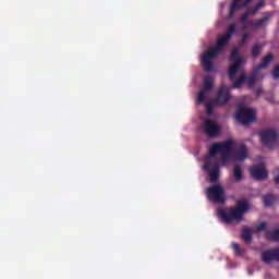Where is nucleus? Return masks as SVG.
Here are the masks:
<instances>
[{
  "label": "nucleus",
  "mask_w": 279,
  "mask_h": 279,
  "mask_svg": "<svg viewBox=\"0 0 279 279\" xmlns=\"http://www.w3.org/2000/svg\"><path fill=\"white\" fill-rule=\"evenodd\" d=\"M230 36L222 35L218 38L217 45L214 48H209L205 54L201 58V64L204 66L206 73H210L213 71V60L226 49L227 45L230 43Z\"/></svg>",
  "instance_id": "nucleus-3"
},
{
  "label": "nucleus",
  "mask_w": 279,
  "mask_h": 279,
  "mask_svg": "<svg viewBox=\"0 0 279 279\" xmlns=\"http://www.w3.org/2000/svg\"><path fill=\"white\" fill-rule=\"evenodd\" d=\"M251 175L254 180L263 181L266 180L269 172L265 169V165H256L251 168Z\"/></svg>",
  "instance_id": "nucleus-12"
},
{
  "label": "nucleus",
  "mask_w": 279,
  "mask_h": 279,
  "mask_svg": "<svg viewBox=\"0 0 279 279\" xmlns=\"http://www.w3.org/2000/svg\"><path fill=\"white\" fill-rule=\"evenodd\" d=\"M259 136L262 141V145L264 147H268V149H274L276 145H278L279 134L277 130L266 129L259 131Z\"/></svg>",
  "instance_id": "nucleus-5"
},
{
  "label": "nucleus",
  "mask_w": 279,
  "mask_h": 279,
  "mask_svg": "<svg viewBox=\"0 0 279 279\" xmlns=\"http://www.w3.org/2000/svg\"><path fill=\"white\" fill-rule=\"evenodd\" d=\"M217 154L221 155V160L226 161L232 156L235 162H243L247 158V146L241 144L234 148V141L216 142L209 147V158H215Z\"/></svg>",
  "instance_id": "nucleus-1"
},
{
  "label": "nucleus",
  "mask_w": 279,
  "mask_h": 279,
  "mask_svg": "<svg viewBox=\"0 0 279 279\" xmlns=\"http://www.w3.org/2000/svg\"><path fill=\"white\" fill-rule=\"evenodd\" d=\"M264 206L266 208H269V206H274V202H276V195L274 194H267L263 197Z\"/></svg>",
  "instance_id": "nucleus-20"
},
{
  "label": "nucleus",
  "mask_w": 279,
  "mask_h": 279,
  "mask_svg": "<svg viewBox=\"0 0 279 279\" xmlns=\"http://www.w3.org/2000/svg\"><path fill=\"white\" fill-rule=\"evenodd\" d=\"M235 119L241 125H250L256 121V111L252 108L240 107L235 113Z\"/></svg>",
  "instance_id": "nucleus-6"
},
{
  "label": "nucleus",
  "mask_w": 279,
  "mask_h": 279,
  "mask_svg": "<svg viewBox=\"0 0 279 279\" xmlns=\"http://www.w3.org/2000/svg\"><path fill=\"white\" fill-rule=\"evenodd\" d=\"M217 106H221L219 105L218 100L213 98L210 99L206 105L205 108L207 110V114H213V112H215V107Z\"/></svg>",
  "instance_id": "nucleus-18"
},
{
  "label": "nucleus",
  "mask_w": 279,
  "mask_h": 279,
  "mask_svg": "<svg viewBox=\"0 0 279 279\" xmlns=\"http://www.w3.org/2000/svg\"><path fill=\"white\" fill-rule=\"evenodd\" d=\"M236 34V24H231L225 35L229 36V38L232 40V36Z\"/></svg>",
  "instance_id": "nucleus-24"
},
{
  "label": "nucleus",
  "mask_w": 279,
  "mask_h": 279,
  "mask_svg": "<svg viewBox=\"0 0 279 279\" xmlns=\"http://www.w3.org/2000/svg\"><path fill=\"white\" fill-rule=\"evenodd\" d=\"M213 90V76H206L204 78L203 89L198 93L197 104H204L206 101V97H208V93Z\"/></svg>",
  "instance_id": "nucleus-10"
},
{
  "label": "nucleus",
  "mask_w": 279,
  "mask_h": 279,
  "mask_svg": "<svg viewBox=\"0 0 279 279\" xmlns=\"http://www.w3.org/2000/svg\"><path fill=\"white\" fill-rule=\"evenodd\" d=\"M272 77H274V80H278L279 78V63L274 66Z\"/></svg>",
  "instance_id": "nucleus-25"
},
{
  "label": "nucleus",
  "mask_w": 279,
  "mask_h": 279,
  "mask_svg": "<svg viewBox=\"0 0 279 279\" xmlns=\"http://www.w3.org/2000/svg\"><path fill=\"white\" fill-rule=\"evenodd\" d=\"M207 198L214 204H226V190L219 184L209 186L207 187Z\"/></svg>",
  "instance_id": "nucleus-7"
},
{
  "label": "nucleus",
  "mask_w": 279,
  "mask_h": 279,
  "mask_svg": "<svg viewBox=\"0 0 279 279\" xmlns=\"http://www.w3.org/2000/svg\"><path fill=\"white\" fill-rule=\"evenodd\" d=\"M274 62V54L268 53L267 56L262 58V62L259 65L255 68L256 71H262V69H267L269 64Z\"/></svg>",
  "instance_id": "nucleus-16"
},
{
  "label": "nucleus",
  "mask_w": 279,
  "mask_h": 279,
  "mask_svg": "<svg viewBox=\"0 0 279 279\" xmlns=\"http://www.w3.org/2000/svg\"><path fill=\"white\" fill-rule=\"evenodd\" d=\"M256 10H260L262 8H265V0H259L257 4L255 5Z\"/></svg>",
  "instance_id": "nucleus-29"
},
{
  "label": "nucleus",
  "mask_w": 279,
  "mask_h": 279,
  "mask_svg": "<svg viewBox=\"0 0 279 279\" xmlns=\"http://www.w3.org/2000/svg\"><path fill=\"white\" fill-rule=\"evenodd\" d=\"M231 247H232V250H233L235 256H243V250L241 248V246L239 245V243L233 242V243L231 244Z\"/></svg>",
  "instance_id": "nucleus-23"
},
{
  "label": "nucleus",
  "mask_w": 279,
  "mask_h": 279,
  "mask_svg": "<svg viewBox=\"0 0 279 279\" xmlns=\"http://www.w3.org/2000/svg\"><path fill=\"white\" fill-rule=\"evenodd\" d=\"M247 19H250V13L248 12H244L243 15L240 19V23H247Z\"/></svg>",
  "instance_id": "nucleus-27"
},
{
  "label": "nucleus",
  "mask_w": 279,
  "mask_h": 279,
  "mask_svg": "<svg viewBox=\"0 0 279 279\" xmlns=\"http://www.w3.org/2000/svg\"><path fill=\"white\" fill-rule=\"evenodd\" d=\"M247 38H250V34L245 33L242 37V41L241 45H245V41L247 40Z\"/></svg>",
  "instance_id": "nucleus-31"
},
{
  "label": "nucleus",
  "mask_w": 279,
  "mask_h": 279,
  "mask_svg": "<svg viewBox=\"0 0 279 279\" xmlns=\"http://www.w3.org/2000/svg\"><path fill=\"white\" fill-rule=\"evenodd\" d=\"M241 239L246 243V245H250L254 239V231H252V228L247 226L243 227Z\"/></svg>",
  "instance_id": "nucleus-15"
},
{
  "label": "nucleus",
  "mask_w": 279,
  "mask_h": 279,
  "mask_svg": "<svg viewBox=\"0 0 279 279\" xmlns=\"http://www.w3.org/2000/svg\"><path fill=\"white\" fill-rule=\"evenodd\" d=\"M250 210V203L247 199L242 198L236 201L235 207H230L228 210L220 209L218 210V217L225 221V223H232L236 221L238 223L243 221L245 213Z\"/></svg>",
  "instance_id": "nucleus-2"
},
{
  "label": "nucleus",
  "mask_w": 279,
  "mask_h": 279,
  "mask_svg": "<svg viewBox=\"0 0 279 279\" xmlns=\"http://www.w3.org/2000/svg\"><path fill=\"white\" fill-rule=\"evenodd\" d=\"M252 0H233L230 5L229 19H232L236 14V10H243L246 5H250Z\"/></svg>",
  "instance_id": "nucleus-14"
},
{
  "label": "nucleus",
  "mask_w": 279,
  "mask_h": 279,
  "mask_svg": "<svg viewBox=\"0 0 279 279\" xmlns=\"http://www.w3.org/2000/svg\"><path fill=\"white\" fill-rule=\"evenodd\" d=\"M262 94H263V89H257V90H256L257 97H258L259 95H262Z\"/></svg>",
  "instance_id": "nucleus-32"
},
{
  "label": "nucleus",
  "mask_w": 279,
  "mask_h": 279,
  "mask_svg": "<svg viewBox=\"0 0 279 279\" xmlns=\"http://www.w3.org/2000/svg\"><path fill=\"white\" fill-rule=\"evenodd\" d=\"M203 132L208 138H217L221 134V125L215 120H205L203 124Z\"/></svg>",
  "instance_id": "nucleus-8"
},
{
  "label": "nucleus",
  "mask_w": 279,
  "mask_h": 279,
  "mask_svg": "<svg viewBox=\"0 0 279 279\" xmlns=\"http://www.w3.org/2000/svg\"><path fill=\"white\" fill-rule=\"evenodd\" d=\"M230 89L226 86H221L215 99L218 100L219 106H226V104L230 101Z\"/></svg>",
  "instance_id": "nucleus-13"
},
{
  "label": "nucleus",
  "mask_w": 279,
  "mask_h": 279,
  "mask_svg": "<svg viewBox=\"0 0 279 279\" xmlns=\"http://www.w3.org/2000/svg\"><path fill=\"white\" fill-rule=\"evenodd\" d=\"M264 16L251 23L253 29H260L262 27H267L269 25V21L274 19V12L266 11L263 13Z\"/></svg>",
  "instance_id": "nucleus-11"
},
{
  "label": "nucleus",
  "mask_w": 279,
  "mask_h": 279,
  "mask_svg": "<svg viewBox=\"0 0 279 279\" xmlns=\"http://www.w3.org/2000/svg\"><path fill=\"white\" fill-rule=\"evenodd\" d=\"M262 51H263V46H259V45L253 46L252 57L254 58V60H256V58H258V56H260Z\"/></svg>",
  "instance_id": "nucleus-22"
},
{
  "label": "nucleus",
  "mask_w": 279,
  "mask_h": 279,
  "mask_svg": "<svg viewBox=\"0 0 279 279\" xmlns=\"http://www.w3.org/2000/svg\"><path fill=\"white\" fill-rule=\"evenodd\" d=\"M274 182H275V184H279V168H277L274 171Z\"/></svg>",
  "instance_id": "nucleus-28"
},
{
  "label": "nucleus",
  "mask_w": 279,
  "mask_h": 279,
  "mask_svg": "<svg viewBox=\"0 0 279 279\" xmlns=\"http://www.w3.org/2000/svg\"><path fill=\"white\" fill-rule=\"evenodd\" d=\"M229 60L230 62H234L229 66V80L230 82H234V80H236V72L241 71V66H243V62H245V60H243L241 54H239V48H234L231 51Z\"/></svg>",
  "instance_id": "nucleus-4"
},
{
  "label": "nucleus",
  "mask_w": 279,
  "mask_h": 279,
  "mask_svg": "<svg viewBox=\"0 0 279 279\" xmlns=\"http://www.w3.org/2000/svg\"><path fill=\"white\" fill-rule=\"evenodd\" d=\"M257 232H263V230H267V222H262L256 227Z\"/></svg>",
  "instance_id": "nucleus-26"
},
{
  "label": "nucleus",
  "mask_w": 279,
  "mask_h": 279,
  "mask_svg": "<svg viewBox=\"0 0 279 279\" xmlns=\"http://www.w3.org/2000/svg\"><path fill=\"white\" fill-rule=\"evenodd\" d=\"M246 12L248 13L250 16H254V14H256V12H258V11H257V9L255 7V8L251 9V10H248Z\"/></svg>",
  "instance_id": "nucleus-30"
},
{
  "label": "nucleus",
  "mask_w": 279,
  "mask_h": 279,
  "mask_svg": "<svg viewBox=\"0 0 279 279\" xmlns=\"http://www.w3.org/2000/svg\"><path fill=\"white\" fill-rule=\"evenodd\" d=\"M203 169L209 173L210 182H217L219 180V163L206 159Z\"/></svg>",
  "instance_id": "nucleus-9"
},
{
  "label": "nucleus",
  "mask_w": 279,
  "mask_h": 279,
  "mask_svg": "<svg viewBox=\"0 0 279 279\" xmlns=\"http://www.w3.org/2000/svg\"><path fill=\"white\" fill-rule=\"evenodd\" d=\"M258 73L259 71L254 68L251 75L246 76V83L248 88H253L254 86H256V82H258Z\"/></svg>",
  "instance_id": "nucleus-17"
},
{
  "label": "nucleus",
  "mask_w": 279,
  "mask_h": 279,
  "mask_svg": "<svg viewBox=\"0 0 279 279\" xmlns=\"http://www.w3.org/2000/svg\"><path fill=\"white\" fill-rule=\"evenodd\" d=\"M245 82H247V75L242 74L235 82H233V88H241Z\"/></svg>",
  "instance_id": "nucleus-21"
},
{
  "label": "nucleus",
  "mask_w": 279,
  "mask_h": 279,
  "mask_svg": "<svg viewBox=\"0 0 279 279\" xmlns=\"http://www.w3.org/2000/svg\"><path fill=\"white\" fill-rule=\"evenodd\" d=\"M233 178L235 182H241V180H243V170L241 169V166L239 165L234 166Z\"/></svg>",
  "instance_id": "nucleus-19"
}]
</instances>
